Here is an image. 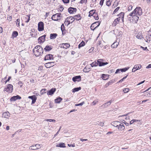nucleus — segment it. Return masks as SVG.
<instances>
[{
	"instance_id": "1",
	"label": "nucleus",
	"mask_w": 151,
	"mask_h": 151,
	"mask_svg": "<svg viewBox=\"0 0 151 151\" xmlns=\"http://www.w3.org/2000/svg\"><path fill=\"white\" fill-rule=\"evenodd\" d=\"M33 52L34 55L36 56H39L43 53V49L40 45L36 46L33 50Z\"/></svg>"
},
{
	"instance_id": "2",
	"label": "nucleus",
	"mask_w": 151,
	"mask_h": 151,
	"mask_svg": "<svg viewBox=\"0 0 151 151\" xmlns=\"http://www.w3.org/2000/svg\"><path fill=\"white\" fill-rule=\"evenodd\" d=\"M117 16L119 17L116 18L114 21V24H115V25L119 23V21L120 19L122 20L123 22H124V13L121 12L119 14L117 15Z\"/></svg>"
},
{
	"instance_id": "3",
	"label": "nucleus",
	"mask_w": 151,
	"mask_h": 151,
	"mask_svg": "<svg viewBox=\"0 0 151 151\" xmlns=\"http://www.w3.org/2000/svg\"><path fill=\"white\" fill-rule=\"evenodd\" d=\"M134 15L138 16L141 15L142 14V9L140 7H136L134 10Z\"/></svg>"
},
{
	"instance_id": "4",
	"label": "nucleus",
	"mask_w": 151,
	"mask_h": 151,
	"mask_svg": "<svg viewBox=\"0 0 151 151\" xmlns=\"http://www.w3.org/2000/svg\"><path fill=\"white\" fill-rule=\"evenodd\" d=\"M61 14L60 13H56L53 14L52 17V19L54 21H56L61 19L60 15Z\"/></svg>"
},
{
	"instance_id": "5",
	"label": "nucleus",
	"mask_w": 151,
	"mask_h": 151,
	"mask_svg": "<svg viewBox=\"0 0 151 151\" xmlns=\"http://www.w3.org/2000/svg\"><path fill=\"white\" fill-rule=\"evenodd\" d=\"M13 86L11 84H9L7 87L4 89V91H6L9 93H11L13 91Z\"/></svg>"
},
{
	"instance_id": "6",
	"label": "nucleus",
	"mask_w": 151,
	"mask_h": 151,
	"mask_svg": "<svg viewBox=\"0 0 151 151\" xmlns=\"http://www.w3.org/2000/svg\"><path fill=\"white\" fill-rule=\"evenodd\" d=\"M117 123V125L116 126L114 125V127H117L119 130H123L125 128L123 124L120 122H116Z\"/></svg>"
},
{
	"instance_id": "7",
	"label": "nucleus",
	"mask_w": 151,
	"mask_h": 151,
	"mask_svg": "<svg viewBox=\"0 0 151 151\" xmlns=\"http://www.w3.org/2000/svg\"><path fill=\"white\" fill-rule=\"evenodd\" d=\"M41 148L40 145L39 144H35L29 147V149L31 150H36L38 149Z\"/></svg>"
},
{
	"instance_id": "8",
	"label": "nucleus",
	"mask_w": 151,
	"mask_h": 151,
	"mask_svg": "<svg viewBox=\"0 0 151 151\" xmlns=\"http://www.w3.org/2000/svg\"><path fill=\"white\" fill-rule=\"evenodd\" d=\"M104 60L103 59H99L97 60V63L98 65H99V66H101L106 65L108 64L107 62L104 63L103 62Z\"/></svg>"
},
{
	"instance_id": "9",
	"label": "nucleus",
	"mask_w": 151,
	"mask_h": 151,
	"mask_svg": "<svg viewBox=\"0 0 151 151\" xmlns=\"http://www.w3.org/2000/svg\"><path fill=\"white\" fill-rule=\"evenodd\" d=\"M38 29L39 31H41L44 30V23L42 22H40L38 23Z\"/></svg>"
},
{
	"instance_id": "10",
	"label": "nucleus",
	"mask_w": 151,
	"mask_h": 151,
	"mask_svg": "<svg viewBox=\"0 0 151 151\" xmlns=\"http://www.w3.org/2000/svg\"><path fill=\"white\" fill-rule=\"evenodd\" d=\"M100 25L99 23L98 22H95L93 23L91 26L90 28L91 30L94 31V30Z\"/></svg>"
},
{
	"instance_id": "11",
	"label": "nucleus",
	"mask_w": 151,
	"mask_h": 151,
	"mask_svg": "<svg viewBox=\"0 0 151 151\" xmlns=\"http://www.w3.org/2000/svg\"><path fill=\"white\" fill-rule=\"evenodd\" d=\"M53 55L52 54H48L45 56L44 60H53Z\"/></svg>"
},
{
	"instance_id": "12",
	"label": "nucleus",
	"mask_w": 151,
	"mask_h": 151,
	"mask_svg": "<svg viewBox=\"0 0 151 151\" xmlns=\"http://www.w3.org/2000/svg\"><path fill=\"white\" fill-rule=\"evenodd\" d=\"M81 77L80 76H76L72 78V80L74 82H79L81 81Z\"/></svg>"
},
{
	"instance_id": "13",
	"label": "nucleus",
	"mask_w": 151,
	"mask_h": 151,
	"mask_svg": "<svg viewBox=\"0 0 151 151\" xmlns=\"http://www.w3.org/2000/svg\"><path fill=\"white\" fill-rule=\"evenodd\" d=\"M142 66L140 64L136 65H135L134 66L132 70V72H134L136 70L139 69L141 68Z\"/></svg>"
},
{
	"instance_id": "14",
	"label": "nucleus",
	"mask_w": 151,
	"mask_h": 151,
	"mask_svg": "<svg viewBox=\"0 0 151 151\" xmlns=\"http://www.w3.org/2000/svg\"><path fill=\"white\" fill-rule=\"evenodd\" d=\"M55 62H50L45 64V66L47 68H50L54 65Z\"/></svg>"
},
{
	"instance_id": "15",
	"label": "nucleus",
	"mask_w": 151,
	"mask_h": 151,
	"mask_svg": "<svg viewBox=\"0 0 151 151\" xmlns=\"http://www.w3.org/2000/svg\"><path fill=\"white\" fill-rule=\"evenodd\" d=\"M68 11L70 14H73L74 12H76V8L70 7L68 8Z\"/></svg>"
},
{
	"instance_id": "16",
	"label": "nucleus",
	"mask_w": 151,
	"mask_h": 151,
	"mask_svg": "<svg viewBox=\"0 0 151 151\" xmlns=\"http://www.w3.org/2000/svg\"><path fill=\"white\" fill-rule=\"evenodd\" d=\"M46 36V35H44L39 37L38 40V42L40 43L43 42L45 40V37Z\"/></svg>"
},
{
	"instance_id": "17",
	"label": "nucleus",
	"mask_w": 151,
	"mask_h": 151,
	"mask_svg": "<svg viewBox=\"0 0 151 151\" xmlns=\"http://www.w3.org/2000/svg\"><path fill=\"white\" fill-rule=\"evenodd\" d=\"M21 99V97L19 95L14 96L11 97L10 99L11 101H15L17 99Z\"/></svg>"
},
{
	"instance_id": "18",
	"label": "nucleus",
	"mask_w": 151,
	"mask_h": 151,
	"mask_svg": "<svg viewBox=\"0 0 151 151\" xmlns=\"http://www.w3.org/2000/svg\"><path fill=\"white\" fill-rule=\"evenodd\" d=\"M70 46L69 44L68 43H62L60 45V47H63L65 49L69 48Z\"/></svg>"
},
{
	"instance_id": "19",
	"label": "nucleus",
	"mask_w": 151,
	"mask_h": 151,
	"mask_svg": "<svg viewBox=\"0 0 151 151\" xmlns=\"http://www.w3.org/2000/svg\"><path fill=\"white\" fill-rule=\"evenodd\" d=\"M56 89L55 88H52L47 92V94L48 95H51L53 94L54 93Z\"/></svg>"
},
{
	"instance_id": "20",
	"label": "nucleus",
	"mask_w": 151,
	"mask_h": 151,
	"mask_svg": "<svg viewBox=\"0 0 151 151\" xmlns=\"http://www.w3.org/2000/svg\"><path fill=\"white\" fill-rule=\"evenodd\" d=\"M10 114L8 111L4 112L2 114L3 117L5 118H8L10 116Z\"/></svg>"
},
{
	"instance_id": "21",
	"label": "nucleus",
	"mask_w": 151,
	"mask_h": 151,
	"mask_svg": "<svg viewBox=\"0 0 151 151\" xmlns=\"http://www.w3.org/2000/svg\"><path fill=\"white\" fill-rule=\"evenodd\" d=\"M137 16L138 15H134L132 17L135 23H137L138 20L139 19V17H138Z\"/></svg>"
},
{
	"instance_id": "22",
	"label": "nucleus",
	"mask_w": 151,
	"mask_h": 151,
	"mask_svg": "<svg viewBox=\"0 0 151 151\" xmlns=\"http://www.w3.org/2000/svg\"><path fill=\"white\" fill-rule=\"evenodd\" d=\"M52 49V46H51L47 45L44 48L45 51H49Z\"/></svg>"
},
{
	"instance_id": "23",
	"label": "nucleus",
	"mask_w": 151,
	"mask_h": 151,
	"mask_svg": "<svg viewBox=\"0 0 151 151\" xmlns=\"http://www.w3.org/2000/svg\"><path fill=\"white\" fill-rule=\"evenodd\" d=\"M136 37L138 39H141L143 37L142 35L141 32L138 33L136 35Z\"/></svg>"
},
{
	"instance_id": "24",
	"label": "nucleus",
	"mask_w": 151,
	"mask_h": 151,
	"mask_svg": "<svg viewBox=\"0 0 151 151\" xmlns=\"http://www.w3.org/2000/svg\"><path fill=\"white\" fill-rule=\"evenodd\" d=\"M58 35L56 33L51 34L50 35V39H55L57 36Z\"/></svg>"
},
{
	"instance_id": "25",
	"label": "nucleus",
	"mask_w": 151,
	"mask_h": 151,
	"mask_svg": "<svg viewBox=\"0 0 151 151\" xmlns=\"http://www.w3.org/2000/svg\"><path fill=\"white\" fill-rule=\"evenodd\" d=\"M66 20H69V21H70V22L71 23L74 21L75 18L72 17H67Z\"/></svg>"
},
{
	"instance_id": "26",
	"label": "nucleus",
	"mask_w": 151,
	"mask_h": 151,
	"mask_svg": "<svg viewBox=\"0 0 151 151\" xmlns=\"http://www.w3.org/2000/svg\"><path fill=\"white\" fill-rule=\"evenodd\" d=\"M63 100L61 97H59L55 99V102L56 103H60Z\"/></svg>"
},
{
	"instance_id": "27",
	"label": "nucleus",
	"mask_w": 151,
	"mask_h": 151,
	"mask_svg": "<svg viewBox=\"0 0 151 151\" xmlns=\"http://www.w3.org/2000/svg\"><path fill=\"white\" fill-rule=\"evenodd\" d=\"M90 68L89 67V65H87L83 69V71L84 72H88L90 71Z\"/></svg>"
},
{
	"instance_id": "28",
	"label": "nucleus",
	"mask_w": 151,
	"mask_h": 151,
	"mask_svg": "<svg viewBox=\"0 0 151 151\" xmlns=\"http://www.w3.org/2000/svg\"><path fill=\"white\" fill-rule=\"evenodd\" d=\"M74 17V18H75V20H76L77 21L80 20L81 19V17L80 16V14L75 15Z\"/></svg>"
},
{
	"instance_id": "29",
	"label": "nucleus",
	"mask_w": 151,
	"mask_h": 151,
	"mask_svg": "<svg viewBox=\"0 0 151 151\" xmlns=\"http://www.w3.org/2000/svg\"><path fill=\"white\" fill-rule=\"evenodd\" d=\"M56 147H65V145L64 143H60L58 145H56Z\"/></svg>"
},
{
	"instance_id": "30",
	"label": "nucleus",
	"mask_w": 151,
	"mask_h": 151,
	"mask_svg": "<svg viewBox=\"0 0 151 151\" xmlns=\"http://www.w3.org/2000/svg\"><path fill=\"white\" fill-rule=\"evenodd\" d=\"M145 40L146 42H149L151 40V37L147 35L146 37Z\"/></svg>"
},
{
	"instance_id": "31",
	"label": "nucleus",
	"mask_w": 151,
	"mask_h": 151,
	"mask_svg": "<svg viewBox=\"0 0 151 151\" xmlns=\"http://www.w3.org/2000/svg\"><path fill=\"white\" fill-rule=\"evenodd\" d=\"M102 78L104 80H106L109 78V76L108 75L102 74Z\"/></svg>"
},
{
	"instance_id": "32",
	"label": "nucleus",
	"mask_w": 151,
	"mask_h": 151,
	"mask_svg": "<svg viewBox=\"0 0 151 151\" xmlns=\"http://www.w3.org/2000/svg\"><path fill=\"white\" fill-rule=\"evenodd\" d=\"M95 11L94 10H92L89 12L88 17L93 16L95 13Z\"/></svg>"
},
{
	"instance_id": "33",
	"label": "nucleus",
	"mask_w": 151,
	"mask_h": 151,
	"mask_svg": "<svg viewBox=\"0 0 151 151\" xmlns=\"http://www.w3.org/2000/svg\"><path fill=\"white\" fill-rule=\"evenodd\" d=\"M85 45V42L83 41H82L78 46V48H80L81 47H83Z\"/></svg>"
},
{
	"instance_id": "34",
	"label": "nucleus",
	"mask_w": 151,
	"mask_h": 151,
	"mask_svg": "<svg viewBox=\"0 0 151 151\" xmlns=\"http://www.w3.org/2000/svg\"><path fill=\"white\" fill-rule=\"evenodd\" d=\"M81 89V87H78V88H74L73 89V92H76L78 91L79 90H80Z\"/></svg>"
},
{
	"instance_id": "35",
	"label": "nucleus",
	"mask_w": 151,
	"mask_h": 151,
	"mask_svg": "<svg viewBox=\"0 0 151 151\" xmlns=\"http://www.w3.org/2000/svg\"><path fill=\"white\" fill-rule=\"evenodd\" d=\"M28 98L29 99H32V100L35 99H37L36 96L35 95L32 96H29L28 97Z\"/></svg>"
},
{
	"instance_id": "36",
	"label": "nucleus",
	"mask_w": 151,
	"mask_h": 151,
	"mask_svg": "<svg viewBox=\"0 0 151 151\" xmlns=\"http://www.w3.org/2000/svg\"><path fill=\"white\" fill-rule=\"evenodd\" d=\"M96 20H98L99 19L98 15L97 13H95L93 16Z\"/></svg>"
},
{
	"instance_id": "37",
	"label": "nucleus",
	"mask_w": 151,
	"mask_h": 151,
	"mask_svg": "<svg viewBox=\"0 0 151 151\" xmlns=\"http://www.w3.org/2000/svg\"><path fill=\"white\" fill-rule=\"evenodd\" d=\"M90 65L92 67H93L96 66H97L98 65V64L95 61L91 64Z\"/></svg>"
},
{
	"instance_id": "38",
	"label": "nucleus",
	"mask_w": 151,
	"mask_h": 151,
	"mask_svg": "<svg viewBox=\"0 0 151 151\" xmlns=\"http://www.w3.org/2000/svg\"><path fill=\"white\" fill-rule=\"evenodd\" d=\"M12 35L13 37H15L18 35V33L17 31H14L12 33Z\"/></svg>"
},
{
	"instance_id": "39",
	"label": "nucleus",
	"mask_w": 151,
	"mask_h": 151,
	"mask_svg": "<svg viewBox=\"0 0 151 151\" xmlns=\"http://www.w3.org/2000/svg\"><path fill=\"white\" fill-rule=\"evenodd\" d=\"M129 67H127V68H123L120 69L121 71L123 72H125L127 70H128V69H129Z\"/></svg>"
},
{
	"instance_id": "40",
	"label": "nucleus",
	"mask_w": 151,
	"mask_h": 151,
	"mask_svg": "<svg viewBox=\"0 0 151 151\" xmlns=\"http://www.w3.org/2000/svg\"><path fill=\"white\" fill-rule=\"evenodd\" d=\"M70 23V21H69V20H66V19L64 22V24L65 25L67 26Z\"/></svg>"
},
{
	"instance_id": "41",
	"label": "nucleus",
	"mask_w": 151,
	"mask_h": 151,
	"mask_svg": "<svg viewBox=\"0 0 151 151\" xmlns=\"http://www.w3.org/2000/svg\"><path fill=\"white\" fill-rule=\"evenodd\" d=\"M112 1V0H107L106 3V5L108 6H109L111 4Z\"/></svg>"
},
{
	"instance_id": "42",
	"label": "nucleus",
	"mask_w": 151,
	"mask_h": 151,
	"mask_svg": "<svg viewBox=\"0 0 151 151\" xmlns=\"http://www.w3.org/2000/svg\"><path fill=\"white\" fill-rule=\"evenodd\" d=\"M16 22V24H17V27L19 26L20 19H17V20Z\"/></svg>"
},
{
	"instance_id": "43",
	"label": "nucleus",
	"mask_w": 151,
	"mask_h": 151,
	"mask_svg": "<svg viewBox=\"0 0 151 151\" xmlns=\"http://www.w3.org/2000/svg\"><path fill=\"white\" fill-rule=\"evenodd\" d=\"M129 91V89L128 88H125L123 89V91L124 93L128 92Z\"/></svg>"
},
{
	"instance_id": "44",
	"label": "nucleus",
	"mask_w": 151,
	"mask_h": 151,
	"mask_svg": "<svg viewBox=\"0 0 151 151\" xmlns=\"http://www.w3.org/2000/svg\"><path fill=\"white\" fill-rule=\"evenodd\" d=\"M84 104V101H83L81 103H80L79 104H76L75 105V106H82Z\"/></svg>"
},
{
	"instance_id": "45",
	"label": "nucleus",
	"mask_w": 151,
	"mask_h": 151,
	"mask_svg": "<svg viewBox=\"0 0 151 151\" xmlns=\"http://www.w3.org/2000/svg\"><path fill=\"white\" fill-rule=\"evenodd\" d=\"M119 1H115L114 2V7H116L118 4Z\"/></svg>"
},
{
	"instance_id": "46",
	"label": "nucleus",
	"mask_w": 151,
	"mask_h": 151,
	"mask_svg": "<svg viewBox=\"0 0 151 151\" xmlns=\"http://www.w3.org/2000/svg\"><path fill=\"white\" fill-rule=\"evenodd\" d=\"M128 76V75H127L126 76H125V77H123L122 78V79H121L119 81V82H122L127 77V76Z\"/></svg>"
},
{
	"instance_id": "47",
	"label": "nucleus",
	"mask_w": 151,
	"mask_h": 151,
	"mask_svg": "<svg viewBox=\"0 0 151 151\" xmlns=\"http://www.w3.org/2000/svg\"><path fill=\"white\" fill-rule=\"evenodd\" d=\"M46 121H48L49 122H55V119H47L46 120Z\"/></svg>"
},
{
	"instance_id": "48",
	"label": "nucleus",
	"mask_w": 151,
	"mask_h": 151,
	"mask_svg": "<svg viewBox=\"0 0 151 151\" xmlns=\"http://www.w3.org/2000/svg\"><path fill=\"white\" fill-rule=\"evenodd\" d=\"M132 5H130L128 7V10L129 11H131L132 10Z\"/></svg>"
},
{
	"instance_id": "49",
	"label": "nucleus",
	"mask_w": 151,
	"mask_h": 151,
	"mask_svg": "<svg viewBox=\"0 0 151 151\" xmlns=\"http://www.w3.org/2000/svg\"><path fill=\"white\" fill-rule=\"evenodd\" d=\"M104 123L103 122H100L99 123V124H98V123H97L96 124H98V125H99L100 126H103L104 125Z\"/></svg>"
},
{
	"instance_id": "50",
	"label": "nucleus",
	"mask_w": 151,
	"mask_h": 151,
	"mask_svg": "<svg viewBox=\"0 0 151 151\" xmlns=\"http://www.w3.org/2000/svg\"><path fill=\"white\" fill-rule=\"evenodd\" d=\"M118 43L117 42H114V48H116L117 47Z\"/></svg>"
},
{
	"instance_id": "51",
	"label": "nucleus",
	"mask_w": 151,
	"mask_h": 151,
	"mask_svg": "<svg viewBox=\"0 0 151 151\" xmlns=\"http://www.w3.org/2000/svg\"><path fill=\"white\" fill-rule=\"evenodd\" d=\"M87 0H81L80 1V3L82 4L84 3H86Z\"/></svg>"
},
{
	"instance_id": "52",
	"label": "nucleus",
	"mask_w": 151,
	"mask_h": 151,
	"mask_svg": "<svg viewBox=\"0 0 151 151\" xmlns=\"http://www.w3.org/2000/svg\"><path fill=\"white\" fill-rule=\"evenodd\" d=\"M120 8V7H117L114 10V14L117 12L119 10Z\"/></svg>"
},
{
	"instance_id": "53",
	"label": "nucleus",
	"mask_w": 151,
	"mask_h": 151,
	"mask_svg": "<svg viewBox=\"0 0 151 151\" xmlns=\"http://www.w3.org/2000/svg\"><path fill=\"white\" fill-rule=\"evenodd\" d=\"M147 35H149V36H150L151 37V29H150L148 31Z\"/></svg>"
},
{
	"instance_id": "54",
	"label": "nucleus",
	"mask_w": 151,
	"mask_h": 151,
	"mask_svg": "<svg viewBox=\"0 0 151 151\" xmlns=\"http://www.w3.org/2000/svg\"><path fill=\"white\" fill-rule=\"evenodd\" d=\"M45 89H42L41 91V94L42 95L44 93H45L46 92H45Z\"/></svg>"
},
{
	"instance_id": "55",
	"label": "nucleus",
	"mask_w": 151,
	"mask_h": 151,
	"mask_svg": "<svg viewBox=\"0 0 151 151\" xmlns=\"http://www.w3.org/2000/svg\"><path fill=\"white\" fill-rule=\"evenodd\" d=\"M107 105L106 104V103L104 104H103L101 106V107H102V108H106L107 106Z\"/></svg>"
},
{
	"instance_id": "56",
	"label": "nucleus",
	"mask_w": 151,
	"mask_h": 151,
	"mask_svg": "<svg viewBox=\"0 0 151 151\" xmlns=\"http://www.w3.org/2000/svg\"><path fill=\"white\" fill-rule=\"evenodd\" d=\"M64 3H68L69 2V0H62Z\"/></svg>"
},
{
	"instance_id": "57",
	"label": "nucleus",
	"mask_w": 151,
	"mask_h": 151,
	"mask_svg": "<svg viewBox=\"0 0 151 151\" xmlns=\"http://www.w3.org/2000/svg\"><path fill=\"white\" fill-rule=\"evenodd\" d=\"M120 71H121L120 69H118L116 70V71L115 73L117 74L118 73H119V72Z\"/></svg>"
},
{
	"instance_id": "58",
	"label": "nucleus",
	"mask_w": 151,
	"mask_h": 151,
	"mask_svg": "<svg viewBox=\"0 0 151 151\" xmlns=\"http://www.w3.org/2000/svg\"><path fill=\"white\" fill-rule=\"evenodd\" d=\"M104 0H101L100 2V4L101 6H102L103 5L104 1Z\"/></svg>"
},
{
	"instance_id": "59",
	"label": "nucleus",
	"mask_w": 151,
	"mask_h": 151,
	"mask_svg": "<svg viewBox=\"0 0 151 151\" xmlns=\"http://www.w3.org/2000/svg\"><path fill=\"white\" fill-rule=\"evenodd\" d=\"M111 102H112V101L111 100V101H108V102L106 103V104L107 106H108V105H110L111 104Z\"/></svg>"
},
{
	"instance_id": "60",
	"label": "nucleus",
	"mask_w": 151,
	"mask_h": 151,
	"mask_svg": "<svg viewBox=\"0 0 151 151\" xmlns=\"http://www.w3.org/2000/svg\"><path fill=\"white\" fill-rule=\"evenodd\" d=\"M134 15V11L129 14V16H132V17Z\"/></svg>"
},
{
	"instance_id": "61",
	"label": "nucleus",
	"mask_w": 151,
	"mask_h": 151,
	"mask_svg": "<svg viewBox=\"0 0 151 151\" xmlns=\"http://www.w3.org/2000/svg\"><path fill=\"white\" fill-rule=\"evenodd\" d=\"M59 10L60 12H62L63 10V8L62 6H61L59 9Z\"/></svg>"
},
{
	"instance_id": "62",
	"label": "nucleus",
	"mask_w": 151,
	"mask_h": 151,
	"mask_svg": "<svg viewBox=\"0 0 151 151\" xmlns=\"http://www.w3.org/2000/svg\"><path fill=\"white\" fill-rule=\"evenodd\" d=\"M97 102L98 101H94L92 102V104L93 105H94L97 103Z\"/></svg>"
},
{
	"instance_id": "63",
	"label": "nucleus",
	"mask_w": 151,
	"mask_h": 151,
	"mask_svg": "<svg viewBox=\"0 0 151 151\" xmlns=\"http://www.w3.org/2000/svg\"><path fill=\"white\" fill-rule=\"evenodd\" d=\"M12 19V17L9 16V17H7V19L8 20H9V21H11Z\"/></svg>"
},
{
	"instance_id": "64",
	"label": "nucleus",
	"mask_w": 151,
	"mask_h": 151,
	"mask_svg": "<svg viewBox=\"0 0 151 151\" xmlns=\"http://www.w3.org/2000/svg\"><path fill=\"white\" fill-rule=\"evenodd\" d=\"M147 68H151V64L148 65L146 67Z\"/></svg>"
}]
</instances>
